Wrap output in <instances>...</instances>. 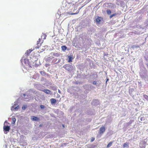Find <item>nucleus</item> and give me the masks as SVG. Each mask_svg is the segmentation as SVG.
I'll return each instance as SVG.
<instances>
[{"instance_id": "13", "label": "nucleus", "mask_w": 148, "mask_h": 148, "mask_svg": "<svg viewBox=\"0 0 148 148\" xmlns=\"http://www.w3.org/2000/svg\"><path fill=\"white\" fill-rule=\"evenodd\" d=\"M68 58H69V60H68V62H72V60L73 59V58L72 57L69 56H68Z\"/></svg>"}, {"instance_id": "7", "label": "nucleus", "mask_w": 148, "mask_h": 148, "mask_svg": "<svg viewBox=\"0 0 148 148\" xmlns=\"http://www.w3.org/2000/svg\"><path fill=\"white\" fill-rule=\"evenodd\" d=\"M51 104H54L56 103V100L54 98L51 99L50 100Z\"/></svg>"}, {"instance_id": "2", "label": "nucleus", "mask_w": 148, "mask_h": 148, "mask_svg": "<svg viewBox=\"0 0 148 148\" xmlns=\"http://www.w3.org/2000/svg\"><path fill=\"white\" fill-rule=\"evenodd\" d=\"M3 129L4 133L6 134L9 131L10 127L9 126L4 125L3 127Z\"/></svg>"}, {"instance_id": "24", "label": "nucleus", "mask_w": 148, "mask_h": 148, "mask_svg": "<svg viewBox=\"0 0 148 148\" xmlns=\"http://www.w3.org/2000/svg\"><path fill=\"white\" fill-rule=\"evenodd\" d=\"M95 139V138H93V137L92 138L91 140V142H93L94 140Z\"/></svg>"}, {"instance_id": "32", "label": "nucleus", "mask_w": 148, "mask_h": 148, "mask_svg": "<svg viewBox=\"0 0 148 148\" xmlns=\"http://www.w3.org/2000/svg\"><path fill=\"white\" fill-rule=\"evenodd\" d=\"M40 125V126H42V125Z\"/></svg>"}, {"instance_id": "30", "label": "nucleus", "mask_w": 148, "mask_h": 148, "mask_svg": "<svg viewBox=\"0 0 148 148\" xmlns=\"http://www.w3.org/2000/svg\"><path fill=\"white\" fill-rule=\"evenodd\" d=\"M108 80H109V79H107V81H106V82H107V81H108Z\"/></svg>"}, {"instance_id": "19", "label": "nucleus", "mask_w": 148, "mask_h": 148, "mask_svg": "<svg viewBox=\"0 0 148 148\" xmlns=\"http://www.w3.org/2000/svg\"><path fill=\"white\" fill-rule=\"evenodd\" d=\"M107 12L108 14H110L111 13V10L109 9L107 10Z\"/></svg>"}, {"instance_id": "5", "label": "nucleus", "mask_w": 148, "mask_h": 148, "mask_svg": "<svg viewBox=\"0 0 148 148\" xmlns=\"http://www.w3.org/2000/svg\"><path fill=\"white\" fill-rule=\"evenodd\" d=\"M31 119L33 121H38L39 120V119L37 117L34 116H32Z\"/></svg>"}, {"instance_id": "20", "label": "nucleus", "mask_w": 148, "mask_h": 148, "mask_svg": "<svg viewBox=\"0 0 148 148\" xmlns=\"http://www.w3.org/2000/svg\"><path fill=\"white\" fill-rule=\"evenodd\" d=\"M77 14V13H72L70 14V13H69V12H67V14H69V15H75V14Z\"/></svg>"}, {"instance_id": "26", "label": "nucleus", "mask_w": 148, "mask_h": 148, "mask_svg": "<svg viewBox=\"0 0 148 148\" xmlns=\"http://www.w3.org/2000/svg\"><path fill=\"white\" fill-rule=\"evenodd\" d=\"M97 83V82H96L95 81H94L93 82V84H96Z\"/></svg>"}, {"instance_id": "12", "label": "nucleus", "mask_w": 148, "mask_h": 148, "mask_svg": "<svg viewBox=\"0 0 148 148\" xmlns=\"http://www.w3.org/2000/svg\"><path fill=\"white\" fill-rule=\"evenodd\" d=\"M128 143H124L123 145V147L124 148L126 147H128Z\"/></svg>"}, {"instance_id": "23", "label": "nucleus", "mask_w": 148, "mask_h": 148, "mask_svg": "<svg viewBox=\"0 0 148 148\" xmlns=\"http://www.w3.org/2000/svg\"><path fill=\"white\" fill-rule=\"evenodd\" d=\"M40 107L41 108V109H43V108H44L45 107H44V106H43V105H41L40 106Z\"/></svg>"}, {"instance_id": "9", "label": "nucleus", "mask_w": 148, "mask_h": 148, "mask_svg": "<svg viewBox=\"0 0 148 148\" xmlns=\"http://www.w3.org/2000/svg\"><path fill=\"white\" fill-rule=\"evenodd\" d=\"M42 40V39L39 38L38 40L37 41V45H38L36 47V49L38 48L39 47L38 44H39L40 42Z\"/></svg>"}, {"instance_id": "21", "label": "nucleus", "mask_w": 148, "mask_h": 148, "mask_svg": "<svg viewBox=\"0 0 148 148\" xmlns=\"http://www.w3.org/2000/svg\"><path fill=\"white\" fill-rule=\"evenodd\" d=\"M40 73L41 75H45L46 74L45 73L44 71H41L40 72Z\"/></svg>"}, {"instance_id": "8", "label": "nucleus", "mask_w": 148, "mask_h": 148, "mask_svg": "<svg viewBox=\"0 0 148 148\" xmlns=\"http://www.w3.org/2000/svg\"><path fill=\"white\" fill-rule=\"evenodd\" d=\"M33 51L32 50L29 49L25 53V54L27 56H29V54L31 52Z\"/></svg>"}, {"instance_id": "25", "label": "nucleus", "mask_w": 148, "mask_h": 148, "mask_svg": "<svg viewBox=\"0 0 148 148\" xmlns=\"http://www.w3.org/2000/svg\"><path fill=\"white\" fill-rule=\"evenodd\" d=\"M26 108V106H24L22 107V108L23 110H25Z\"/></svg>"}, {"instance_id": "15", "label": "nucleus", "mask_w": 148, "mask_h": 148, "mask_svg": "<svg viewBox=\"0 0 148 148\" xmlns=\"http://www.w3.org/2000/svg\"><path fill=\"white\" fill-rule=\"evenodd\" d=\"M112 143L113 142H110L107 145V148H109L112 145Z\"/></svg>"}, {"instance_id": "6", "label": "nucleus", "mask_w": 148, "mask_h": 148, "mask_svg": "<svg viewBox=\"0 0 148 148\" xmlns=\"http://www.w3.org/2000/svg\"><path fill=\"white\" fill-rule=\"evenodd\" d=\"M42 91L47 94H50V93L51 92V91L48 89H44L43 90H42Z\"/></svg>"}, {"instance_id": "16", "label": "nucleus", "mask_w": 148, "mask_h": 148, "mask_svg": "<svg viewBox=\"0 0 148 148\" xmlns=\"http://www.w3.org/2000/svg\"><path fill=\"white\" fill-rule=\"evenodd\" d=\"M16 121V119L15 118H12V123L14 124Z\"/></svg>"}, {"instance_id": "14", "label": "nucleus", "mask_w": 148, "mask_h": 148, "mask_svg": "<svg viewBox=\"0 0 148 148\" xmlns=\"http://www.w3.org/2000/svg\"><path fill=\"white\" fill-rule=\"evenodd\" d=\"M63 51H65L67 49V47L65 46H63L61 47Z\"/></svg>"}, {"instance_id": "1", "label": "nucleus", "mask_w": 148, "mask_h": 148, "mask_svg": "<svg viewBox=\"0 0 148 148\" xmlns=\"http://www.w3.org/2000/svg\"><path fill=\"white\" fill-rule=\"evenodd\" d=\"M17 104H14L13 106L11 107V110L14 111H17L19 108V106H17Z\"/></svg>"}, {"instance_id": "28", "label": "nucleus", "mask_w": 148, "mask_h": 148, "mask_svg": "<svg viewBox=\"0 0 148 148\" xmlns=\"http://www.w3.org/2000/svg\"><path fill=\"white\" fill-rule=\"evenodd\" d=\"M43 42V41H42V42H41L40 43V46H41V44Z\"/></svg>"}, {"instance_id": "4", "label": "nucleus", "mask_w": 148, "mask_h": 148, "mask_svg": "<svg viewBox=\"0 0 148 148\" xmlns=\"http://www.w3.org/2000/svg\"><path fill=\"white\" fill-rule=\"evenodd\" d=\"M105 131V127H100L99 130L100 134H101L103 133Z\"/></svg>"}, {"instance_id": "3", "label": "nucleus", "mask_w": 148, "mask_h": 148, "mask_svg": "<svg viewBox=\"0 0 148 148\" xmlns=\"http://www.w3.org/2000/svg\"><path fill=\"white\" fill-rule=\"evenodd\" d=\"M64 67L66 70L68 71L71 70L73 68V67L71 65L67 64L65 65L64 66Z\"/></svg>"}, {"instance_id": "18", "label": "nucleus", "mask_w": 148, "mask_h": 148, "mask_svg": "<svg viewBox=\"0 0 148 148\" xmlns=\"http://www.w3.org/2000/svg\"><path fill=\"white\" fill-rule=\"evenodd\" d=\"M144 97L147 100H148V96L146 95H143Z\"/></svg>"}, {"instance_id": "31", "label": "nucleus", "mask_w": 148, "mask_h": 148, "mask_svg": "<svg viewBox=\"0 0 148 148\" xmlns=\"http://www.w3.org/2000/svg\"><path fill=\"white\" fill-rule=\"evenodd\" d=\"M58 92L59 93H60V90H58Z\"/></svg>"}, {"instance_id": "29", "label": "nucleus", "mask_w": 148, "mask_h": 148, "mask_svg": "<svg viewBox=\"0 0 148 148\" xmlns=\"http://www.w3.org/2000/svg\"><path fill=\"white\" fill-rule=\"evenodd\" d=\"M135 47H139L138 46H136Z\"/></svg>"}, {"instance_id": "27", "label": "nucleus", "mask_w": 148, "mask_h": 148, "mask_svg": "<svg viewBox=\"0 0 148 148\" xmlns=\"http://www.w3.org/2000/svg\"><path fill=\"white\" fill-rule=\"evenodd\" d=\"M23 95L24 97H25V96H26V95L25 94H23Z\"/></svg>"}, {"instance_id": "11", "label": "nucleus", "mask_w": 148, "mask_h": 148, "mask_svg": "<svg viewBox=\"0 0 148 148\" xmlns=\"http://www.w3.org/2000/svg\"><path fill=\"white\" fill-rule=\"evenodd\" d=\"M60 54L59 53H53V56L56 57H58L60 56Z\"/></svg>"}, {"instance_id": "10", "label": "nucleus", "mask_w": 148, "mask_h": 148, "mask_svg": "<svg viewBox=\"0 0 148 148\" xmlns=\"http://www.w3.org/2000/svg\"><path fill=\"white\" fill-rule=\"evenodd\" d=\"M100 17H98L96 19V21L97 23H100L101 21V20L100 19Z\"/></svg>"}, {"instance_id": "17", "label": "nucleus", "mask_w": 148, "mask_h": 148, "mask_svg": "<svg viewBox=\"0 0 148 148\" xmlns=\"http://www.w3.org/2000/svg\"><path fill=\"white\" fill-rule=\"evenodd\" d=\"M43 47L44 48H42L41 49L42 51H41L40 52L44 51L45 50L47 47V45H45Z\"/></svg>"}, {"instance_id": "22", "label": "nucleus", "mask_w": 148, "mask_h": 148, "mask_svg": "<svg viewBox=\"0 0 148 148\" xmlns=\"http://www.w3.org/2000/svg\"><path fill=\"white\" fill-rule=\"evenodd\" d=\"M116 15V13H114V14H113L111 15L110 16V18H111L112 17H113L115 15Z\"/></svg>"}]
</instances>
